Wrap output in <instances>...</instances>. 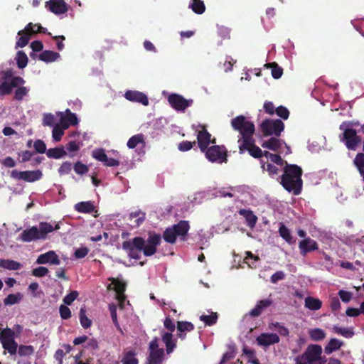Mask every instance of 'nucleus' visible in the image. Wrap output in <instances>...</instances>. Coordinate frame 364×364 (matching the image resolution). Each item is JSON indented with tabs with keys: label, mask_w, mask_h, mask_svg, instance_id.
Returning <instances> with one entry per match:
<instances>
[{
	"label": "nucleus",
	"mask_w": 364,
	"mask_h": 364,
	"mask_svg": "<svg viewBox=\"0 0 364 364\" xmlns=\"http://www.w3.org/2000/svg\"><path fill=\"white\" fill-rule=\"evenodd\" d=\"M161 235L154 233L149 234L146 241L141 237H135L124 240L122 246L130 258L139 259L141 252L146 257L154 255L156 252L157 246L161 243Z\"/></svg>",
	"instance_id": "f257e3e1"
},
{
	"label": "nucleus",
	"mask_w": 364,
	"mask_h": 364,
	"mask_svg": "<svg viewBox=\"0 0 364 364\" xmlns=\"http://www.w3.org/2000/svg\"><path fill=\"white\" fill-rule=\"evenodd\" d=\"M303 171L296 164H288L284 168V173L281 177V184L288 192L299 195L301 192L303 181L301 179Z\"/></svg>",
	"instance_id": "f03ea898"
},
{
	"label": "nucleus",
	"mask_w": 364,
	"mask_h": 364,
	"mask_svg": "<svg viewBox=\"0 0 364 364\" xmlns=\"http://www.w3.org/2000/svg\"><path fill=\"white\" fill-rule=\"evenodd\" d=\"M60 228L59 224L53 227L51 224L46 222H41L39 228L33 226L29 229L24 230L18 237V240L29 242L33 240H44L48 233L52 232Z\"/></svg>",
	"instance_id": "7ed1b4c3"
},
{
	"label": "nucleus",
	"mask_w": 364,
	"mask_h": 364,
	"mask_svg": "<svg viewBox=\"0 0 364 364\" xmlns=\"http://www.w3.org/2000/svg\"><path fill=\"white\" fill-rule=\"evenodd\" d=\"M189 228L190 226L188 221L181 220L172 227L167 228L164 232L163 237L166 242L171 244L176 242L177 237H180L184 241L186 240V237Z\"/></svg>",
	"instance_id": "20e7f679"
},
{
	"label": "nucleus",
	"mask_w": 364,
	"mask_h": 364,
	"mask_svg": "<svg viewBox=\"0 0 364 364\" xmlns=\"http://www.w3.org/2000/svg\"><path fill=\"white\" fill-rule=\"evenodd\" d=\"M231 126L234 130L239 132L241 134L238 143L245 141V137L250 138L253 136L255 131V124L252 122L247 121L243 115H239L232 119Z\"/></svg>",
	"instance_id": "39448f33"
},
{
	"label": "nucleus",
	"mask_w": 364,
	"mask_h": 364,
	"mask_svg": "<svg viewBox=\"0 0 364 364\" xmlns=\"http://www.w3.org/2000/svg\"><path fill=\"white\" fill-rule=\"evenodd\" d=\"M16 336V332L9 327L4 328L0 332V341L2 347L11 355H14L17 352L18 344L15 341Z\"/></svg>",
	"instance_id": "423d86ee"
},
{
	"label": "nucleus",
	"mask_w": 364,
	"mask_h": 364,
	"mask_svg": "<svg viewBox=\"0 0 364 364\" xmlns=\"http://www.w3.org/2000/svg\"><path fill=\"white\" fill-rule=\"evenodd\" d=\"M340 129L343 130L340 135V141L343 142L349 150L355 151L358 145L361 142V137L357 134L355 129L352 128H343V124L340 126Z\"/></svg>",
	"instance_id": "0eeeda50"
},
{
	"label": "nucleus",
	"mask_w": 364,
	"mask_h": 364,
	"mask_svg": "<svg viewBox=\"0 0 364 364\" xmlns=\"http://www.w3.org/2000/svg\"><path fill=\"white\" fill-rule=\"evenodd\" d=\"M260 128L264 136L274 135L278 137L284 129V124L280 119H265L262 122Z\"/></svg>",
	"instance_id": "6e6552de"
},
{
	"label": "nucleus",
	"mask_w": 364,
	"mask_h": 364,
	"mask_svg": "<svg viewBox=\"0 0 364 364\" xmlns=\"http://www.w3.org/2000/svg\"><path fill=\"white\" fill-rule=\"evenodd\" d=\"M204 153L210 162L222 164L228 161V151L225 146L213 145L208 147Z\"/></svg>",
	"instance_id": "1a4fd4ad"
},
{
	"label": "nucleus",
	"mask_w": 364,
	"mask_h": 364,
	"mask_svg": "<svg viewBox=\"0 0 364 364\" xmlns=\"http://www.w3.org/2000/svg\"><path fill=\"white\" fill-rule=\"evenodd\" d=\"M239 152L244 154L248 151L249 154L255 159H261L263 156L262 149L255 145V139L253 136L250 138L245 137V141L239 143Z\"/></svg>",
	"instance_id": "9d476101"
},
{
	"label": "nucleus",
	"mask_w": 364,
	"mask_h": 364,
	"mask_svg": "<svg viewBox=\"0 0 364 364\" xmlns=\"http://www.w3.org/2000/svg\"><path fill=\"white\" fill-rule=\"evenodd\" d=\"M10 176L15 180H22L26 182H35L40 180L43 173L40 170L19 171L16 169L12 170Z\"/></svg>",
	"instance_id": "9b49d317"
},
{
	"label": "nucleus",
	"mask_w": 364,
	"mask_h": 364,
	"mask_svg": "<svg viewBox=\"0 0 364 364\" xmlns=\"http://www.w3.org/2000/svg\"><path fill=\"white\" fill-rule=\"evenodd\" d=\"M168 101L172 108L177 111H185L188 107L191 106L193 100H186L178 94H171L168 97Z\"/></svg>",
	"instance_id": "f8f14e48"
},
{
	"label": "nucleus",
	"mask_w": 364,
	"mask_h": 364,
	"mask_svg": "<svg viewBox=\"0 0 364 364\" xmlns=\"http://www.w3.org/2000/svg\"><path fill=\"white\" fill-rule=\"evenodd\" d=\"M216 139H211V134L207 131L205 127L198 132L197 143L201 152H205L210 144H215Z\"/></svg>",
	"instance_id": "ddd939ff"
},
{
	"label": "nucleus",
	"mask_w": 364,
	"mask_h": 364,
	"mask_svg": "<svg viewBox=\"0 0 364 364\" xmlns=\"http://www.w3.org/2000/svg\"><path fill=\"white\" fill-rule=\"evenodd\" d=\"M322 348L319 345H309L302 354L309 364L321 360Z\"/></svg>",
	"instance_id": "4468645a"
},
{
	"label": "nucleus",
	"mask_w": 364,
	"mask_h": 364,
	"mask_svg": "<svg viewBox=\"0 0 364 364\" xmlns=\"http://www.w3.org/2000/svg\"><path fill=\"white\" fill-rule=\"evenodd\" d=\"M57 114L60 117V124L64 129H68L70 125L75 126L78 124L77 115L69 109H67L65 112H58Z\"/></svg>",
	"instance_id": "2eb2a0df"
},
{
	"label": "nucleus",
	"mask_w": 364,
	"mask_h": 364,
	"mask_svg": "<svg viewBox=\"0 0 364 364\" xmlns=\"http://www.w3.org/2000/svg\"><path fill=\"white\" fill-rule=\"evenodd\" d=\"M45 6L56 15L63 14L68 11V5L64 0H49L46 2Z\"/></svg>",
	"instance_id": "dca6fc26"
},
{
	"label": "nucleus",
	"mask_w": 364,
	"mask_h": 364,
	"mask_svg": "<svg viewBox=\"0 0 364 364\" xmlns=\"http://www.w3.org/2000/svg\"><path fill=\"white\" fill-rule=\"evenodd\" d=\"M299 249L301 255L306 256L308 253L317 250L318 245L316 241L308 237L299 243Z\"/></svg>",
	"instance_id": "f3484780"
},
{
	"label": "nucleus",
	"mask_w": 364,
	"mask_h": 364,
	"mask_svg": "<svg viewBox=\"0 0 364 364\" xmlns=\"http://www.w3.org/2000/svg\"><path fill=\"white\" fill-rule=\"evenodd\" d=\"M109 280L111 281L112 283L107 286V289L109 290L114 289L117 293V299L122 301V300L124 299V293L126 290L125 282L113 277L109 278Z\"/></svg>",
	"instance_id": "a211bd4d"
},
{
	"label": "nucleus",
	"mask_w": 364,
	"mask_h": 364,
	"mask_svg": "<svg viewBox=\"0 0 364 364\" xmlns=\"http://www.w3.org/2000/svg\"><path fill=\"white\" fill-rule=\"evenodd\" d=\"M258 345L267 347L270 345L278 343L279 342V337L277 333H261L256 338Z\"/></svg>",
	"instance_id": "6ab92c4d"
},
{
	"label": "nucleus",
	"mask_w": 364,
	"mask_h": 364,
	"mask_svg": "<svg viewBox=\"0 0 364 364\" xmlns=\"http://www.w3.org/2000/svg\"><path fill=\"white\" fill-rule=\"evenodd\" d=\"M124 97L129 101L139 102L145 106L149 105L147 96L139 91L128 90L125 92Z\"/></svg>",
	"instance_id": "aec40b11"
},
{
	"label": "nucleus",
	"mask_w": 364,
	"mask_h": 364,
	"mask_svg": "<svg viewBox=\"0 0 364 364\" xmlns=\"http://www.w3.org/2000/svg\"><path fill=\"white\" fill-rule=\"evenodd\" d=\"M60 261L55 252L50 250L44 254H41L38 256L36 260L38 264H47L58 265Z\"/></svg>",
	"instance_id": "412c9836"
},
{
	"label": "nucleus",
	"mask_w": 364,
	"mask_h": 364,
	"mask_svg": "<svg viewBox=\"0 0 364 364\" xmlns=\"http://www.w3.org/2000/svg\"><path fill=\"white\" fill-rule=\"evenodd\" d=\"M273 303V301L270 299H262L259 301L255 308L250 311V315L252 317L259 316L263 310L270 306Z\"/></svg>",
	"instance_id": "4be33fe9"
},
{
	"label": "nucleus",
	"mask_w": 364,
	"mask_h": 364,
	"mask_svg": "<svg viewBox=\"0 0 364 364\" xmlns=\"http://www.w3.org/2000/svg\"><path fill=\"white\" fill-rule=\"evenodd\" d=\"M3 75L4 81L0 85V90H1V95H7L12 92L13 87L7 80L11 77L13 73L11 70H6L3 73Z\"/></svg>",
	"instance_id": "5701e85b"
},
{
	"label": "nucleus",
	"mask_w": 364,
	"mask_h": 364,
	"mask_svg": "<svg viewBox=\"0 0 364 364\" xmlns=\"http://www.w3.org/2000/svg\"><path fill=\"white\" fill-rule=\"evenodd\" d=\"M161 337L162 341L166 346V353H171L176 347V342L173 339L172 333L171 332H164Z\"/></svg>",
	"instance_id": "b1692460"
},
{
	"label": "nucleus",
	"mask_w": 364,
	"mask_h": 364,
	"mask_svg": "<svg viewBox=\"0 0 364 364\" xmlns=\"http://www.w3.org/2000/svg\"><path fill=\"white\" fill-rule=\"evenodd\" d=\"M177 330L178 331V338L184 339L186 338V332H190L194 330V325L188 321H178Z\"/></svg>",
	"instance_id": "393cba45"
},
{
	"label": "nucleus",
	"mask_w": 364,
	"mask_h": 364,
	"mask_svg": "<svg viewBox=\"0 0 364 364\" xmlns=\"http://www.w3.org/2000/svg\"><path fill=\"white\" fill-rule=\"evenodd\" d=\"M239 214L245 218L247 226L253 228L257 221V217L250 210L240 209Z\"/></svg>",
	"instance_id": "a878e982"
},
{
	"label": "nucleus",
	"mask_w": 364,
	"mask_h": 364,
	"mask_svg": "<svg viewBox=\"0 0 364 364\" xmlns=\"http://www.w3.org/2000/svg\"><path fill=\"white\" fill-rule=\"evenodd\" d=\"M283 141L277 137H271L267 141H263L262 146L273 151H278L281 148Z\"/></svg>",
	"instance_id": "bb28decb"
},
{
	"label": "nucleus",
	"mask_w": 364,
	"mask_h": 364,
	"mask_svg": "<svg viewBox=\"0 0 364 364\" xmlns=\"http://www.w3.org/2000/svg\"><path fill=\"white\" fill-rule=\"evenodd\" d=\"M164 357V350L149 351L146 360L152 364H162Z\"/></svg>",
	"instance_id": "cd10ccee"
},
{
	"label": "nucleus",
	"mask_w": 364,
	"mask_h": 364,
	"mask_svg": "<svg viewBox=\"0 0 364 364\" xmlns=\"http://www.w3.org/2000/svg\"><path fill=\"white\" fill-rule=\"evenodd\" d=\"M18 35L20 36V37L16 41V48L25 47L28 43V41L33 34L31 31H26L24 28L23 30L19 31L18 32Z\"/></svg>",
	"instance_id": "c85d7f7f"
},
{
	"label": "nucleus",
	"mask_w": 364,
	"mask_h": 364,
	"mask_svg": "<svg viewBox=\"0 0 364 364\" xmlns=\"http://www.w3.org/2000/svg\"><path fill=\"white\" fill-rule=\"evenodd\" d=\"M146 218V213L144 212H142L141 210H137L134 212H132L129 215V220H132L135 219L132 224H131L132 226L137 228L139 227L142 223L144 221Z\"/></svg>",
	"instance_id": "c756f323"
},
{
	"label": "nucleus",
	"mask_w": 364,
	"mask_h": 364,
	"mask_svg": "<svg viewBox=\"0 0 364 364\" xmlns=\"http://www.w3.org/2000/svg\"><path fill=\"white\" fill-rule=\"evenodd\" d=\"M136 353L134 349L124 350L122 359V364H139V360L136 358Z\"/></svg>",
	"instance_id": "7c9ffc66"
},
{
	"label": "nucleus",
	"mask_w": 364,
	"mask_h": 364,
	"mask_svg": "<svg viewBox=\"0 0 364 364\" xmlns=\"http://www.w3.org/2000/svg\"><path fill=\"white\" fill-rule=\"evenodd\" d=\"M60 58V54L53 50H44L38 56L40 60L46 63H51L55 61Z\"/></svg>",
	"instance_id": "2f4dec72"
},
{
	"label": "nucleus",
	"mask_w": 364,
	"mask_h": 364,
	"mask_svg": "<svg viewBox=\"0 0 364 364\" xmlns=\"http://www.w3.org/2000/svg\"><path fill=\"white\" fill-rule=\"evenodd\" d=\"M75 210L79 213H91L95 210V205L91 201L80 202L75 205Z\"/></svg>",
	"instance_id": "473e14b6"
},
{
	"label": "nucleus",
	"mask_w": 364,
	"mask_h": 364,
	"mask_svg": "<svg viewBox=\"0 0 364 364\" xmlns=\"http://www.w3.org/2000/svg\"><path fill=\"white\" fill-rule=\"evenodd\" d=\"M21 264L12 259H0V267L9 270H18L21 268Z\"/></svg>",
	"instance_id": "72a5a7b5"
},
{
	"label": "nucleus",
	"mask_w": 364,
	"mask_h": 364,
	"mask_svg": "<svg viewBox=\"0 0 364 364\" xmlns=\"http://www.w3.org/2000/svg\"><path fill=\"white\" fill-rule=\"evenodd\" d=\"M304 304L306 308L312 311H316L321 308L322 302L318 299L307 296L305 299Z\"/></svg>",
	"instance_id": "f704fd0d"
},
{
	"label": "nucleus",
	"mask_w": 364,
	"mask_h": 364,
	"mask_svg": "<svg viewBox=\"0 0 364 364\" xmlns=\"http://www.w3.org/2000/svg\"><path fill=\"white\" fill-rule=\"evenodd\" d=\"M25 31H31L32 34L42 33L51 36V33L50 32H48L47 28L43 27L40 23L33 24V23H28L25 27Z\"/></svg>",
	"instance_id": "c9c22d12"
},
{
	"label": "nucleus",
	"mask_w": 364,
	"mask_h": 364,
	"mask_svg": "<svg viewBox=\"0 0 364 364\" xmlns=\"http://www.w3.org/2000/svg\"><path fill=\"white\" fill-rule=\"evenodd\" d=\"M343 345V342L337 338H331L325 346L324 351L326 354H331L338 350Z\"/></svg>",
	"instance_id": "e433bc0d"
},
{
	"label": "nucleus",
	"mask_w": 364,
	"mask_h": 364,
	"mask_svg": "<svg viewBox=\"0 0 364 364\" xmlns=\"http://www.w3.org/2000/svg\"><path fill=\"white\" fill-rule=\"evenodd\" d=\"M279 233L280 236L289 244L291 245L295 242V240H294L290 230L288 228L282 223L279 228Z\"/></svg>",
	"instance_id": "4c0bfd02"
},
{
	"label": "nucleus",
	"mask_w": 364,
	"mask_h": 364,
	"mask_svg": "<svg viewBox=\"0 0 364 364\" xmlns=\"http://www.w3.org/2000/svg\"><path fill=\"white\" fill-rule=\"evenodd\" d=\"M47 156L50 159H58L66 155L63 147L50 148L46 151Z\"/></svg>",
	"instance_id": "58836bf2"
},
{
	"label": "nucleus",
	"mask_w": 364,
	"mask_h": 364,
	"mask_svg": "<svg viewBox=\"0 0 364 364\" xmlns=\"http://www.w3.org/2000/svg\"><path fill=\"white\" fill-rule=\"evenodd\" d=\"M189 8L196 14H202L205 11V6L202 0H191Z\"/></svg>",
	"instance_id": "ea45409f"
},
{
	"label": "nucleus",
	"mask_w": 364,
	"mask_h": 364,
	"mask_svg": "<svg viewBox=\"0 0 364 364\" xmlns=\"http://www.w3.org/2000/svg\"><path fill=\"white\" fill-rule=\"evenodd\" d=\"M139 144H145L144 136L142 134L132 136L128 140L127 145L129 149H134Z\"/></svg>",
	"instance_id": "a19ab883"
},
{
	"label": "nucleus",
	"mask_w": 364,
	"mask_h": 364,
	"mask_svg": "<svg viewBox=\"0 0 364 364\" xmlns=\"http://www.w3.org/2000/svg\"><path fill=\"white\" fill-rule=\"evenodd\" d=\"M267 68H271L272 76L274 79H279L283 74V69L275 62L267 63L264 65Z\"/></svg>",
	"instance_id": "79ce46f5"
},
{
	"label": "nucleus",
	"mask_w": 364,
	"mask_h": 364,
	"mask_svg": "<svg viewBox=\"0 0 364 364\" xmlns=\"http://www.w3.org/2000/svg\"><path fill=\"white\" fill-rule=\"evenodd\" d=\"M310 338L314 341H319L326 337V333L323 330L319 328L311 329L309 331Z\"/></svg>",
	"instance_id": "37998d69"
},
{
	"label": "nucleus",
	"mask_w": 364,
	"mask_h": 364,
	"mask_svg": "<svg viewBox=\"0 0 364 364\" xmlns=\"http://www.w3.org/2000/svg\"><path fill=\"white\" fill-rule=\"evenodd\" d=\"M353 164L361 176H364V154L358 153L353 160Z\"/></svg>",
	"instance_id": "c03bdc74"
},
{
	"label": "nucleus",
	"mask_w": 364,
	"mask_h": 364,
	"mask_svg": "<svg viewBox=\"0 0 364 364\" xmlns=\"http://www.w3.org/2000/svg\"><path fill=\"white\" fill-rule=\"evenodd\" d=\"M79 319L81 326L84 328H88L91 326L92 321L86 316V309L85 306L82 307L80 310Z\"/></svg>",
	"instance_id": "a18cd8bd"
},
{
	"label": "nucleus",
	"mask_w": 364,
	"mask_h": 364,
	"mask_svg": "<svg viewBox=\"0 0 364 364\" xmlns=\"http://www.w3.org/2000/svg\"><path fill=\"white\" fill-rule=\"evenodd\" d=\"M333 331L335 333L341 335L348 338H352L354 335L353 329L349 328H341L338 326H333Z\"/></svg>",
	"instance_id": "49530a36"
},
{
	"label": "nucleus",
	"mask_w": 364,
	"mask_h": 364,
	"mask_svg": "<svg viewBox=\"0 0 364 364\" xmlns=\"http://www.w3.org/2000/svg\"><path fill=\"white\" fill-rule=\"evenodd\" d=\"M16 60L18 68L23 69L27 65L28 59L24 51L19 50L16 53Z\"/></svg>",
	"instance_id": "de8ad7c7"
},
{
	"label": "nucleus",
	"mask_w": 364,
	"mask_h": 364,
	"mask_svg": "<svg viewBox=\"0 0 364 364\" xmlns=\"http://www.w3.org/2000/svg\"><path fill=\"white\" fill-rule=\"evenodd\" d=\"M65 129L60 124H56L52 131V136L54 141H59L61 140L62 136L64 134V130Z\"/></svg>",
	"instance_id": "09e8293b"
},
{
	"label": "nucleus",
	"mask_w": 364,
	"mask_h": 364,
	"mask_svg": "<svg viewBox=\"0 0 364 364\" xmlns=\"http://www.w3.org/2000/svg\"><path fill=\"white\" fill-rule=\"evenodd\" d=\"M109 310L110 312V316L112 318V320L113 321V323L114 324L115 327L118 331H119L121 333H122V328L120 327V325L117 320V306L114 304H110L109 305Z\"/></svg>",
	"instance_id": "8fccbe9b"
},
{
	"label": "nucleus",
	"mask_w": 364,
	"mask_h": 364,
	"mask_svg": "<svg viewBox=\"0 0 364 364\" xmlns=\"http://www.w3.org/2000/svg\"><path fill=\"white\" fill-rule=\"evenodd\" d=\"M200 319L203 321L205 325L211 326L216 323L218 314L217 313H212L210 315H201Z\"/></svg>",
	"instance_id": "3c124183"
},
{
	"label": "nucleus",
	"mask_w": 364,
	"mask_h": 364,
	"mask_svg": "<svg viewBox=\"0 0 364 364\" xmlns=\"http://www.w3.org/2000/svg\"><path fill=\"white\" fill-rule=\"evenodd\" d=\"M246 254L247 256L245 258V262L247 263L250 268H256V262L259 261V257L257 255H254L251 252H247Z\"/></svg>",
	"instance_id": "603ef678"
},
{
	"label": "nucleus",
	"mask_w": 364,
	"mask_h": 364,
	"mask_svg": "<svg viewBox=\"0 0 364 364\" xmlns=\"http://www.w3.org/2000/svg\"><path fill=\"white\" fill-rule=\"evenodd\" d=\"M92 156L95 159H96L100 162H102V163H104V161H107V156L105 153V149H103L102 148L96 149L93 150L92 152Z\"/></svg>",
	"instance_id": "864d4df0"
},
{
	"label": "nucleus",
	"mask_w": 364,
	"mask_h": 364,
	"mask_svg": "<svg viewBox=\"0 0 364 364\" xmlns=\"http://www.w3.org/2000/svg\"><path fill=\"white\" fill-rule=\"evenodd\" d=\"M17 349L20 356H29L34 353V348L32 346L20 345Z\"/></svg>",
	"instance_id": "5fc2aeb1"
},
{
	"label": "nucleus",
	"mask_w": 364,
	"mask_h": 364,
	"mask_svg": "<svg viewBox=\"0 0 364 364\" xmlns=\"http://www.w3.org/2000/svg\"><path fill=\"white\" fill-rule=\"evenodd\" d=\"M21 298V295L20 293L16 294H11L4 299V303L5 305H13L18 303Z\"/></svg>",
	"instance_id": "6e6d98bb"
},
{
	"label": "nucleus",
	"mask_w": 364,
	"mask_h": 364,
	"mask_svg": "<svg viewBox=\"0 0 364 364\" xmlns=\"http://www.w3.org/2000/svg\"><path fill=\"white\" fill-rule=\"evenodd\" d=\"M73 169L77 174L83 175L88 172L89 168L87 166L80 161L76 162L73 166Z\"/></svg>",
	"instance_id": "4d7b16f0"
},
{
	"label": "nucleus",
	"mask_w": 364,
	"mask_h": 364,
	"mask_svg": "<svg viewBox=\"0 0 364 364\" xmlns=\"http://www.w3.org/2000/svg\"><path fill=\"white\" fill-rule=\"evenodd\" d=\"M55 118L51 113H46L43 117V125L48 127H54L55 125Z\"/></svg>",
	"instance_id": "13d9d810"
},
{
	"label": "nucleus",
	"mask_w": 364,
	"mask_h": 364,
	"mask_svg": "<svg viewBox=\"0 0 364 364\" xmlns=\"http://www.w3.org/2000/svg\"><path fill=\"white\" fill-rule=\"evenodd\" d=\"M261 162V168L263 170H267L270 176L277 175L278 173V168L272 164L267 163V164L263 162L262 160L260 161Z\"/></svg>",
	"instance_id": "bf43d9fd"
},
{
	"label": "nucleus",
	"mask_w": 364,
	"mask_h": 364,
	"mask_svg": "<svg viewBox=\"0 0 364 364\" xmlns=\"http://www.w3.org/2000/svg\"><path fill=\"white\" fill-rule=\"evenodd\" d=\"M28 90L26 87H20L17 88L14 93V99L21 101L23 98L27 95Z\"/></svg>",
	"instance_id": "052dcab7"
},
{
	"label": "nucleus",
	"mask_w": 364,
	"mask_h": 364,
	"mask_svg": "<svg viewBox=\"0 0 364 364\" xmlns=\"http://www.w3.org/2000/svg\"><path fill=\"white\" fill-rule=\"evenodd\" d=\"M276 114L282 119L286 120L289 118V111L284 106H279L275 111Z\"/></svg>",
	"instance_id": "680f3d73"
},
{
	"label": "nucleus",
	"mask_w": 364,
	"mask_h": 364,
	"mask_svg": "<svg viewBox=\"0 0 364 364\" xmlns=\"http://www.w3.org/2000/svg\"><path fill=\"white\" fill-rule=\"evenodd\" d=\"M33 147L36 152L44 154L46 151V145L41 139H37L33 144Z\"/></svg>",
	"instance_id": "e2e57ef3"
},
{
	"label": "nucleus",
	"mask_w": 364,
	"mask_h": 364,
	"mask_svg": "<svg viewBox=\"0 0 364 364\" xmlns=\"http://www.w3.org/2000/svg\"><path fill=\"white\" fill-rule=\"evenodd\" d=\"M72 170V164L69 161L63 162L58 169L60 175L68 174Z\"/></svg>",
	"instance_id": "0e129e2a"
},
{
	"label": "nucleus",
	"mask_w": 364,
	"mask_h": 364,
	"mask_svg": "<svg viewBox=\"0 0 364 364\" xmlns=\"http://www.w3.org/2000/svg\"><path fill=\"white\" fill-rule=\"evenodd\" d=\"M89 251L87 247H81L75 251L74 257L75 259H82L87 255Z\"/></svg>",
	"instance_id": "69168bd1"
},
{
	"label": "nucleus",
	"mask_w": 364,
	"mask_h": 364,
	"mask_svg": "<svg viewBox=\"0 0 364 364\" xmlns=\"http://www.w3.org/2000/svg\"><path fill=\"white\" fill-rule=\"evenodd\" d=\"M79 294L77 291H72L63 298V302L67 305H71L72 303L77 299Z\"/></svg>",
	"instance_id": "338daca9"
},
{
	"label": "nucleus",
	"mask_w": 364,
	"mask_h": 364,
	"mask_svg": "<svg viewBox=\"0 0 364 364\" xmlns=\"http://www.w3.org/2000/svg\"><path fill=\"white\" fill-rule=\"evenodd\" d=\"M195 144L196 141L191 142L189 141H183L181 143H179L178 149L181 151H187L191 150Z\"/></svg>",
	"instance_id": "774afa93"
}]
</instances>
